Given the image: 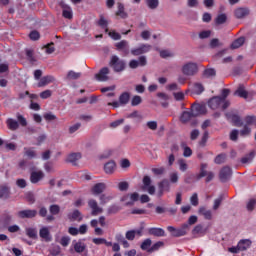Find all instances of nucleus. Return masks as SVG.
Returning a JSON list of instances; mask_svg holds the SVG:
<instances>
[{
    "instance_id": "f257e3e1",
    "label": "nucleus",
    "mask_w": 256,
    "mask_h": 256,
    "mask_svg": "<svg viewBox=\"0 0 256 256\" xmlns=\"http://www.w3.org/2000/svg\"><path fill=\"white\" fill-rule=\"evenodd\" d=\"M182 73L187 77H193L199 73V66L195 62H187L182 66Z\"/></svg>"
},
{
    "instance_id": "f03ea898",
    "label": "nucleus",
    "mask_w": 256,
    "mask_h": 256,
    "mask_svg": "<svg viewBox=\"0 0 256 256\" xmlns=\"http://www.w3.org/2000/svg\"><path fill=\"white\" fill-rule=\"evenodd\" d=\"M110 67L116 72V73H121V71H125V62L118 56H112L110 63Z\"/></svg>"
},
{
    "instance_id": "7ed1b4c3",
    "label": "nucleus",
    "mask_w": 256,
    "mask_h": 256,
    "mask_svg": "<svg viewBox=\"0 0 256 256\" xmlns=\"http://www.w3.org/2000/svg\"><path fill=\"white\" fill-rule=\"evenodd\" d=\"M167 231L171 233L172 237H185V235H187L189 232V224H184L178 229L173 226H168Z\"/></svg>"
},
{
    "instance_id": "20e7f679",
    "label": "nucleus",
    "mask_w": 256,
    "mask_h": 256,
    "mask_svg": "<svg viewBox=\"0 0 256 256\" xmlns=\"http://www.w3.org/2000/svg\"><path fill=\"white\" fill-rule=\"evenodd\" d=\"M153 49L151 44H140L139 47L133 48L131 50V55L134 57H139V55H145V53H149Z\"/></svg>"
},
{
    "instance_id": "39448f33",
    "label": "nucleus",
    "mask_w": 256,
    "mask_h": 256,
    "mask_svg": "<svg viewBox=\"0 0 256 256\" xmlns=\"http://www.w3.org/2000/svg\"><path fill=\"white\" fill-rule=\"evenodd\" d=\"M121 201L126 207H131L135 205V201H139V193L126 194L121 198Z\"/></svg>"
},
{
    "instance_id": "423d86ee",
    "label": "nucleus",
    "mask_w": 256,
    "mask_h": 256,
    "mask_svg": "<svg viewBox=\"0 0 256 256\" xmlns=\"http://www.w3.org/2000/svg\"><path fill=\"white\" fill-rule=\"evenodd\" d=\"M130 98H131V95L129 94V92H124L120 95L119 102H117V101L109 102L108 106L114 107V109H117V107H119V105H127V103H129Z\"/></svg>"
},
{
    "instance_id": "0eeeda50",
    "label": "nucleus",
    "mask_w": 256,
    "mask_h": 256,
    "mask_svg": "<svg viewBox=\"0 0 256 256\" xmlns=\"http://www.w3.org/2000/svg\"><path fill=\"white\" fill-rule=\"evenodd\" d=\"M231 175H233V171H231V168L229 166H225L220 170V181L222 183H225L231 179Z\"/></svg>"
},
{
    "instance_id": "6e6552de",
    "label": "nucleus",
    "mask_w": 256,
    "mask_h": 256,
    "mask_svg": "<svg viewBox=\"0 0 256 256\" xmlns=\"http://www.w3.org/2000/svg\"><path fill=\"white\" fill-rule=\"evenodd\" d=\"M88 206L90 207V209H92L91 215H93V217H96V215L103 213V209L99 206L97 200L95 199H90L88 201Z\"/></svg>"
},
{
    "instance_id": "1a4fd4ad",
    "label": "nucleus",
    "mask_w": 256,
    "mask_h": 256,
    "mask_svg": "<svg viewBox=\"0 0 256 256\" xmlns=\"http://www.w3.org/2000/svg\"><path fill=\"white\" fill-rule=\"evenodd\" d=\"M147 65V57L140 56L138 60H131L129 62L130 69H137V67H145Z\"/></svg>"
},
{
    "instance_id": "9d476101",
    "label": "nucleus",
    "mask_w": 256,
    "mask_h": 256,
    "mask_svg": "<svg viewBox=\"0 0 256 256\" xmlns=\"http://www.w3.org/2000/svg\"><path fill=\"white\" fill-rule=\"evenodd\" d=\"M143 190L148 191L149 195H155V186L151 185V177H143Z\"/></svg>"
},
{
    "instance_id": "9b49d317",
    "label": "nucleus",
    "mask_w": 256,
    "mask_h": 256,
    "mask_svg": "<svg viewBox=\"0 0 256 256\" xmlns=\"http://www.w3.org/2000/svg\"><path fill=\"white\" fill-rule=\"evenodd\" d=\"M39 236L41 239L49 243V241L53 240V237L51 236V231L49 230V227L43 226L39 230Z\"/></svg>"
},
{
    "instance_id": "f8f14e48",
    "label": "nucleus",
    "mask_w": 256,
    "mask_h": 256,
    "mask_svg": "<svg viewBox=\"0 0 256 256\" xmlns=\"http://www.w3.org/2000/svg\"><path fill=\"white\" fill-rule=\"evenodd\" d=\"M60 7L62 8V17L64 19H73V9L64 2H60Z\"/></svg>"
},
{
    "instance_id": "ddd939ff",
    "label": "nucleus",
    "mask_w": 256,
    "mask_h": 256,
    "mask_svg": "<svg viewBox=\"0 0 256 256\" xmlns=\"http://www.w3.org/2000/svg\"><path fill=\"white\" fill-rule=\"evenodd\" d=\"M17 216L20 219H33V217H37V210H21Z\"/></svg>"
},
{
    "instance_id": "4468645a",
    "label": "nucleus",
    "mask_w": 256,
    "mask_h": 256,
    "mask_svg": "<svg viewBox=\"0 0 256 256\" xmlns=\"http://www.w3.org/2000/svg\"><path fill=\"white\" fill-rule=\"evenodd\" d=\"M95 79L101 82L109 81V68L107 67L102 68L99 71V73L95 74Z\"/></svg>"
},
{
    "instance_id": "2eb2a0df",
    "label": "nucleus",
    "mask_w": 256,
    "mask_h": 256,
    "mask_svg": "<svg viewBox=\"0 0 256 256\" xmlns=\"http://www.w3.org/2000/svg\"><path fill=\"white\" fill-rule=\"evenodd\" d=\"M45 178V173L43 171H33L30 174V182L33 184L39 183V181H42Z\"/></svg>"
},
{
    "instance_id": "dca6fc26",
    "label": "nucleus",
    "mask_w": 256,
    "mask_h": 256,
    "mask_svg": "<svg viewBox=\"0 0 256 256\" xmlns=\"http://www.w3.org/2000/svg\"><path fill=\"white\" fill-rule=\"evenodd\" d=\"M159 187V197H163V192L164 191H170L171 190V182L167 179H163L161 182L158 184Z\"/></svg>"
},
{
    "instance_id": "f3484780",
    "label": "nucleus",
    "mask_w": 256,
    "mask_h": 256,
    "mask_svg": "<svg viewBox=\"0 0 256 256\" xmlns=\"http://www.w3.org/2000/svg\"><path fill=\"white\" fill-rule=\"evenodd\" d=\"M221 103H223V99H221V96H215L208 101V106L210 107V109L215 110L219 109Z\"/></svg>"
},
{
    "instance_id": "a211bd4d",
    "label": "nucleus",
    "mask_w": 256,
    "mask_h": 256,
    "mask_svg": "<svg viewBox=\"0 0 256 256\" xmlns=\"http://www.w3.org/2000/svg\"><path fill=\"white\" fill-rule=\"evenodd\" d=\"M192 113L194 117L197 115H205L207 113V108L203 104H195L192 106Z\"/></svg>"
},
{
    "instance_id": "6ab92c4d",
    "label": "nucleus",
    "mask_w": 256,
    "mask_h": 256,
    "mask_svg": "<svg viewBox=\"0 0 256 256\" xmlns=\"http://www.w3.org/2000/svg\"><path fill=\"white\" fill-rule=\"evenodd\" d=\"M13 223V216L11 213H4L0 219V225L9 227Z\"/></svg>"
},
{
    "instance_id": "aec40b11",
    "label": "nucleus",
    "mask_w": 256,
    "mask_h": 256,
    "mask_svg": "<svg viewBox=\"0 0 256 256\" xmlns=\"http://www.w3.org/2000/svg\"><path fill=\"white\" fill-rule=\"evenodd\" d=\"M115 169H117V164L113 160L104 165V171L107 175H113V173H115Z\"/></svg>"
},
{
    "instance_id": "412c9836",
    "label": "nucleus",
    "mask_w": 256,
    "mask_h": 256,
    "mask_svg": "<svg viewBox=\"0 0 256 256\" xmlns=\"http://www.w3.org/2000/svg\"><path fill=\"white\" fill-rule=\"evenodd\" d=\"M198 215H202V217L207 221H211V219H213V212H211V210H207V208L203 206L199 208Z\"/></svg>"
},
{
    "instance_id": "4be33fe9",
    "label": "nucleus",
    "mask_w": 256,
    "mask_h": 256,
    "mask_svg": "<svg viewBox=\"0 0 256 256\" xmlns=\"http://www.w3.org/2000/svg\"><path fill=\"white\" fill-rule=\"evenodd\" d=\"M249 8H237L234 11V15L236 19H244V17H247L249 15Z\"/></svg>"
},
{
    "instance_id": "5701e85b",
    "label": "nucleus",
    "mask_w": 256,
    "mask_h": 256,
    "mask_svg": "<svg viewBox=\"0 0 256 256\" xmlns=\"http://www.w3.org/2000/svg\"><path fill=\"white\" fill-rule=\"evenodd\" d=\"M105 189H107L105 183H97L92 187V193L93 195H101Z\"/></svg>"
},
{
    "instance_id": "b1692460",
    "label": "nucleus",
    "mask_w": 256,
    "mask_h": 256,
    "mask_svg": "<svg viewBox=\"0 0 256 256\" xmlns=\"http://www.w3.org/2000/svg\"><path fill=\"white\" fill-rule=\"evenodd\" d=\"M118 51H124V53H129V42L127 40H121L115 44Z\"/></svg>"
},
{
    "instance_id": "393cba45",
    "label": "nucleus",
    "mask_w": 256,
    "mask_h": 256,
    "mask_svg": "<svg viewBox=\"0 0 256 256\" xmlns=\"http://www.w3.org/2000/svg\"><path fill=\"white\" fill-rule=\"evenodd\" d=\"M69 221H83V215L80 213L79 210H74L72 213L68 214Z\"/></svg>"
},
{
    "instance_id": "a878e982",
    "label": "nucleus",
    "mask_w": 256,
    "mask_h": 256,
    "mask_svg": "<svg viewBox=\"0 0 256 256\" xmlns=\"http://www.w3.org/2000/svg\"><path fill=\"white\" fill-rule=\"evenodd\" d=\"M234 95H237V97H241L242 99H247V97H249V92L245 90V86L239 85L237 90L234 92Z\"/></svg>"
},
{
    "instance_id": "bb28decb",
    "label": "nucleus",
    "mask_w": 256,
    "mask_h": 256,
    "mask_svg": "<svg viewBox=\"0 0 256 256\" xmlns=\"http://www.w3.org/2000/svg\"><path fill=\"white\" fill-rule=\"evenodd\" d=\"M53 81H55V78L53 76H44L38 82V87H46V85H49V83H53Z\"/></svg>"
},
{
    "instance_id": "cd10ccee",
    "label": "nucleus",
    "mask_w": 256,
    "mask_h": 256,
    "mask_svg": "<svg viewBox=\"0 0 256 256\" xmlns=\"http://www.w3.org/2000/svg\"><path fill=\"white\" fill-rule=\"evenodd\" d=\"M226 117H228V119H231V121L234 123V125L236 127H243V122L241 121V117H239V115L237 114H226Z\"/></svg>"
},
{
    "instance_id": "c85d7f7f",
    "label": "nucleus",
    "mask_w": 256,
    "mask_h": 256,
    "mask_svg": "<svg viewBox=\"0 0 256 256\" xmlns=\"http://www.w3.org/2000/svg\"><path fill=\"white\" fill-rule=\"evenodd\" d=\"M157 97L159 99H161L164 102H161L162 107H164V109H167L169 107V95H167V93H163V92H158L157 93Z\"/></svg>"
},
{
    "instance_id": "c756f323",
    "label": "nucleus",
    "mask_w": 256,
    "mask_h": 256,
    "mask_svg": "<svg viewBox=\"0 0 256 256\" xmlns=\"http://www.w3.org/2000/svg\"><path fill=\"white\" fill-rule=\"evenodd\" d=\"M149 235H153L154 237H165V230L162 228H150L148 230Z\"/></svg>"
},
{
    "instance_id": "7c9ffc66",
    "label": "nucleus",
    "mask_w": 256,
    "mask_h": 256,
    "mask_svg": "<svg viewBox=\"0 0 256 256\" xmlns=\"http://www.w3.org/2000/svg\"><path fill=\"white\" fill-rule=\"evenodd\" d=\"M251 240L243 239L238 242V247L240 251H247L251 247Z\"/></svg>"
},
{
    "instance_id": "2f4dec72",
    "label": "nucleus",
    "mask_w": 256,
    "mask_h": 256,
    "mask_svg": "<svg viewBox=\"0 0 256 256\" xmlns=\"http://www.w3.org/2000/svg\"><path fill=\"white\" fill-rule=\"evenodd\" d=\"M118 10L116 12V15L118 17H121L122 19H127V12H125V6L123 5V3L118 2Z\"/></svg>"
},
{
    "instance_id": "473e14b6",
    "label": "nucleus",
    "mask_w": 256,
    "mask_h": 256,
    "mask_svg": "<svg viewBox=\"0 0 256 256\" xmlns=\"http://www.w3.org/2000/svg\"><path fill=\"white\" fill-rule=\"evenodd\" d=\"M195 117V114L193 112L184 111L180 117V121L182 123H188V121H191V118Z\"/></svg>"
},
{
    "instance_id": "72a5a7b5",
    "label": "nucleus",
    "mask_w": 256,
    "mask_h": 256,
    "mask_svg": "<svg viewBox=\"0 0 256 256\" xmlns=\"http://www.w3.org/2000/svg\"><path fill=\"white\" fill-rule=\"evenodd\" d=\"M6 123H7L8 129H10V131H17V129H19V122H17L16 120L9 118L6 121Z\"/></svg>"
},
{
    "instance_id": "f704fd0d",
    "label": "nucleus",
    "mask_w": 256,
    "mask_h": 256,
    "mask_svg": "<svg viewBox=\"0 0 256 256\" xmlns=\"http://www.w3.org/2000/svg\"><path fill=\"white\" fill-rule=\"evenodd\" d=\"M79 159H81V153L76 152V153H71L68 157H67V161L69 163H73L75 165V163H77V161H79Z\"/></svg>"
},
{
    "instance_id": "c9c22d12",
    "label": "nucleus",
    "mask_w": 256,
    "mask_h": 256,
    "mask_svg": "<svg viewBox=\"0 0 256 256\" xmlns=\"http://www.w3.org/2000/svg\"><path fill=\"white\" fill-rule=\"evenodd\" d=\"M192 91L195 95H201L205 91V87H203V84L197 82L194 83Z\"/></svg>"
},
{
    "instance_id": "e433bc0d",
    "label": "nucleus",
    "mask_w": 256,
    "mask_h": 256,
    "mask_svg": "<svg viewBox=\"0 0 256 256\" xmlns=\"http://www.w3.org/2000/svg\"><path fill=\"white\" fill-rule=\"evenodd\" d=\"M217 75V71L214 68H207L203 72V77H206V79H211Z\"/></svg>"
},
{
    "instance_id": "4c0bfd02",
    "label": "nucleus",
    "mask_w": 256,
    "mask_h": 256,
    "mask_svg": "<svg viewBox=\"0 0 256 256\" xmlns=\"http://www.w3.org/2000/svg\"><path fill=\"white\" fill-rule=\"evenodd\" d=\"M165 243L162 241H158L155 244H153L149 249L148 253H155V251H159L161 247H164Z\"/></svg>"
},
{
    "instance_id": "58836bf2",
    "label": "nucleus",
    "mask_w": 256,
    "mask_h": 256,
    "mask_svg": "<svg viewBox=\"0 0 256 256\" xmlns=\"http://www.w3.org/2000/svg\"><path fill=\"white\" fill-rule=\"evenodd\" d=\"M81 77V73L80 72H75L73 70H70L66 76V79L68 81H73V80H77Z\"/></svg>"
},
{
    "instance_id": "ea45409f",
    "label": "nucleus",
    "mask_w": 256,
    "mask_h": 256,
    "mask_svg": "<svg viewBox=\"0 0 256 256\" xmlns=\"http://www.w3.org/2000/svg\"><path fill=\"white\" fill-rule=\"evenodd\" d=\"M98 25L102 29H105V33H109V28H107L108 25H109V22L107 21V19H105V17L100 16V19L98 21Z\"/></svg>"
},
{
    "instance_id": "a19ab883",
    "label": "nucleus",
    "mask_w": 256,
    "mask_h": 256,
    "mask_svg": "<svg viewBox=\"0 0 256 256\" xmlns=\"http://www.w3.org/2000/svg\"><path fill=\"white\" fill-rule=\"evenodd\" d=\"M244 44H245V37H240L231 44V49H239V47H242V45Z\"/></svg>"
},
{
    "instance_id": "79ce46f5",
    "label": "nucleus",
    "mask_w": 256,
    "mask_h": 256,
    "mask_svg": "<svg viewBox=\"0 0 256 256\" xmlns=\"http://www.w3.org/2000/svg\"><path fill=\"white\" fill-rule=\"evenodd\" d=\"M87 249V246L83 242H76L74 244V251L76 253H83Z\"/></svg>"
},
{
    "instance_id": "37998d69",
    "label": "nucleus",
    "mask_w": 256,
    "mask_h": 256,
    "mask_svg": "<svg viewBox=\"0 0 256 256\" xmlns=\"http://www.w3.org/2000/svg\"><path fill=\"white\" fill-rule=\"evenodd\" d=\"M56 242L60 243L62 247H68L71 243V237L69 236H63L60 240L59 238H56Z\"/></svg>"
},
{
    "instance_id": "c03bdc74",
    "label": "nucleus",
    "mask_w": 256,
    "mask_h": 256,
    "mask_svg": "<svg viewBox=\"0 0 256 256\" xmlns=\"http://www.w3.org/2000/svg\"><path fill=\"white\" fill-rule=\"evenodd\" d=\"M24 155L28 157V159H35L37 152H35L33 148H24Z\"/></svg>"
},
{
    "instance_id": "a18cd8bd",
    "label": "nucleus",
    "mask_w": 256,
    "mask_h": 256,
    "mask_svg": "<svg viewBox=\"0 0 256 256\" xmlns=\"http://www.w3.org/2000/svg\"><path fill=\"white\" fill-rule=\"evenodd\" d=\"M253 159H255V152L254 151H252L249 154H247L246 156L242 157L241 163H243L245 165L247 163H251V161H253Z\"/></svg>"
},
{
    "instance_id": "49530a36",
    "label": "nucleus",
    "mask_w": 256,
    "mask_h": 256,
    "mask_svg": "<svg viewBox=\"0 0 256 256\" xmlns=\"http://www.w3.org/2000/svg\"><path fill=\"white\" fill-rule=\"evenodd\" d=\"M26 235L30 239H37V229L36 228H26Z\"/></svg>"
},
{
    "instance_id": "de8ad7c7",
    "label": "nucleus",
    "mask_w": 256,
    "mask_h": 256,
    "mask_svg": "<svg viewBox=\"0 0 256 256\" xmlns=\"http://www.w3.org/2000/svg\"><path fill=\"white\" fill-rule=\"evenodd\" d=\"M111 199H113V196H111V195H107V194L100 195V197H99L100 205H107V203H109V201H111Z\"/></svg>"
},
{
    "instance_id": "09e8293b",
    "label": "nucleus",
    "mask_w": 256,
    "mask_h": 256,
    "mask_svg": "<svg viewBox=\"0 0 256 256\" xmlns=\"http://www.w3.org/2000/svg\"><path fill=\"white\" fill-rule=\"evenodd\" d=\"M9 197V187L0 186V199H7Z\"/></svg>"
},
{
    "instance_id": "8fccbe9b",
    "label": "nucleus",
    "mask_w": 256,
    "mask_h": 256,
    "mask_svg": "<svg viewBox=\"0 0 256 256\" xmlns=\"http://www.w3.org/2000/svg\"><path fill=\"white\" fill-rule=\"evenodd\" d=\"M207 164H201L200 166V173L197 175V179H203V177H207Z\"/></svg>"
},
{
    "instance_id": "3c124183",
    "label": "nucleus",
    "mask_w": 256,
    "mask_h": 256,
    "mask_svg": "<svg viewBox=\"0 0 256 256\" xmlns=\"http://www.w3.org/2000/svg\"><path fill=\"white\" fill-rule=\"evenodd\" d=\"M178 165H179V169L182 172L187 171V169H189V165H187V161L183 158L178 159Z\"/></svg>"
},
{
    "instance_id": "603ef678",
    "label": "nucleus",
    "mask_w": 256,
    "mask_h": 256,
    "mask_svg": "<svg viewBox=\"0 0 256 256\" xmlns=\"http://www.w3.org/2000/svg\"><path fill=\"white\" fill-rule=\"evenodd\" d=\"M120 209L117 205H111L107 208V215H115L119 213Z\"/></svg>"
},
{
    "instance_id": "864d4df0",
    "label": "nucleus",
    "mask_w": 256,
    "mask_h": 256,
    "mask_svg": "<svg viewBox=\"0 0 256 256\" xmlns=\"http://www.w3.org/2000/svg\"><path fill=\"white\" fill-rule=\"evenodd\" d=\"M151 243V239L147 238L142 242L140 248L142 249V251H149V249H151Z\"/></svg>"
},
{
    "instance_id": "5fc2aeb1",
    "label": "nucleus",
    "mask_w": 256,
    "mask_h": 256,
    "mask_svg": "<svg viewBox=\"0 0 256 256\" xmlns=\"http://www.w3.org/2000/svg\"><path fill=\"white\" fill-rule=\"evenodd\" d=\"M226 21H227L226 14H219L215 19L216 25H223V23H226Z\"/></svg>"
},
{
    "instance_id": "6e6d98bb",
    "label": "nucleus",
    "mask_w": 256,
    "mask_h": 256,
    "mask_svg": "<svg viewBox=\"0 0 256 256\" xmlns=\"http://www.w3.org/2000/svg\"><path fill=\"white\" fill-rule=\"evenodd\" d=\"M160 57L162 59H167L169 57H175V53L169 50H160Z\"/></svg>"
},
{
    "instance_id": "4d7b16f0",
    "label": "nucleus",
    "mask_w": 256,
    "mask_h": 256,
    "mask_svg": "<svg viewBox=\"0 0 256 256\" xmlns=\"http://www.w3.org/2000/svg\"><path fill=\"white\" fill-rule=\"evenodd\" d=\"M146 5L149 9H157L159 7V0H146Z\"/></svg>"
},
{
    "instance_id": "13d9d810",
    "label": "nucleus",
    "mask_w": 256,
    "mask_h": 256,
    "mask_svg": "<svg viewBox=\"0 0 256 256\" xmlns=\"http://www.w3.org/2000/svg\"><path fill=\"white\" fill-rule=\"evenodd\" d=\"M244 122L247 127H249V125H256V116H246Z\"/></svg>"
},
{
    "instance_id": "bf43d9fd",
    "label": "nucleus",
    "mask_w": 256,
    "mask_h": 256,
    "mask_svg": "<svg viewBox=\"0 0 256 256\" xmlns=\"http://www.w3.org/2000/svg\"><path fill=\"white\" fill-rule=\"evenodd\" d=\"M49 211L51 215H59V213L61 212V207H59V205L57 204H53L50 206Z\"/></svg>"
},
{
    "instance_id": "052dcab7",
    "label": "nucleus",
    "mask_w": 256,
    "mask_h": 256,
    "mask_svg": "<svg viewBox=\"0 0 256 256\" xmlns=\"http://www.w3.org/2000/svg\"><path fill=\"white\" fill-rule=\"evenodd\" d=\"M170 183L176 184L179 183V173L172 172L169 174Z\"/></svg>"
},
{
    "instance_id": "680f3d73",
    "label": "nucleus",
    "mask_w": 256,
    "mask_h": 256,
    "mask_svg": "<svg viewBox=\"0 0 256 256\" xmlns=\"http://www.w3.org/2000/svg\"><path fill=\"white\" fill-rule=\"evenodd\" d=\"M45 121H57V116L53 112H48L43 115Z\"/></svg>"
},
{
    "instance_id": "e2e57ef3",
    "label": "nucleus",
    "mask_w": 256,
    "mask_h": 256,
    "mask_svg": "<svg viewBox=\"0 0 256 256\" xmlns=\"http://www.w3.org/2000/svg\"><path fill=\"white\" fill-rule=\"evenodd\" d=\"M241 137H249L251 135V128L247 125L240 131Z\"/></svg>"
},
{
    "instance_id": "0e129e2a",
    "label": "nucleus",
    "mask_w": 256,
    "mask_h": 256,
    "mask_svg": "<svg viewBox=\"0 0 256 256\" xmlns=\"http://www.w3.org/2000/svg\"><path fill=\"white\" fill-rule=\"evenodd\" d=\"M221 203H223V195L214 200L213 210L217 211L221 207Z\"/></svg>"
},
{
    "instance_id": "69168bd1",
    "label": "nucleus",
    "mask_w": 256,
    "mask_h": 256,
    "mask_svg": "<svg viewBox=\"0 0 256 256\" xmlns=\"http://www.w3.org/2000/svg\"><path fill=\"white\" fill-rule=\"evenodd\" d=\"M225 159H227V155L220 154L215 158L214 163H216V165H221V163H225Z\"/></svg>"
},
{
    "instance_id": "338daca9",
    "label": "nucleus",
    "mask_w": 256,
    "mask_h": 256,
    "mask_svg": "<svg viewBox=\"0 0 256 256\" xmlns=\"http://www.w3.org/2000/svg\"><path fill=\"white\" fill-rule=\"evenodd\" d=\"M142 101L143 99L141 98V96L136 95L132 98L131 105L132 107H137V105H141Z\"/></svg>"
},
{
    "instance_id": "774afa93",
    "label": "nucleus",
    "mask_w": 256,
    "mask_h": 256,
    "mask_svg": "<svg viewBox=\"0 0 256 256\" xmlns=\"http://www.w3.org/2000/svg\"><path fill=\"white\" fill-rule=\"evenodd\" d=\"M190 203L191 205H193V207H197V205H199V196L197 195V193H194L190 197Z\"/></svg>"
}]
</instances>
